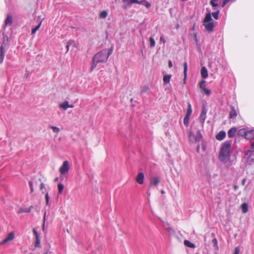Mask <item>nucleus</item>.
<instances>
[{"instance_id": "nucleus-1", "label": "nucleus", "mask_w": 254, "mask_h": 254, "mask_svg": "<svg viewBox=\"0 0 254 254\" xmlns=\"http://www.w3.org/2000/svg\"><path fill=\"white\" fill-rule=\"evenodd\" d=\"M108 59L107 49H104L97 53L93 58L91 71L95 68L98 64L105 63Z\"/></svg>"}, {"instance_id": "nucleus-2", "label": "nucleus", "mask_w": 254, "mask_h": 254, "mask_svg": "<svg viewBox=\"0 0 254 254\" xmlns=\"http://www.w3.org/2000/svg\"><path fill=\"white\" fill-rule=\"evenodd\" d=\"M231 144L230 141H225L222 145L219 157L223 162H226L229 159Z\"/></svg>"}, {"instance_id": "nucleus-3", "label": "nucleus", "mask_w": 254, "mask_h": 254, "mask_svg": "<svg viewBox=\"0 0 254 254\" xmlns=\"http://www.w3.org/2000/svg\"><path fill=\"white\" fill-rule=\"evenodd\" d=\"M188 134L190 142L197 143L202 141V136L199 130L197 131L196 135L194 134L190 130L188 131Z\"/></svg>"}, {"instance_id": "nucleus-4", "label": "nucleus", "mask_w": 254, "mask_h": 254, "mask_svg": "<svg viewBox=\"0 0 254 254\" xmlns=\"http://www.w3.org/2000/svg\"><path fill=\"white\" fill-rule=\"evenodd\" d=\"M69 169V163L67 161H64L59 169L61 174L64 175L67 173Z\"/></svg>"}, {"instance_id": "nucleus-5", "label": "nucleus", "mask_w": 254, "mask_h": 254, "mask_svg": "<svg viewBox=\"0 0 254 254\" xmlns=\"http://www.w3.org/2000/svg\"><path fill=\"white\" fill-rule=\"evenodd\" d=\"M240 132L245 133V137L248 139H251L254 137V130L252 129L251 130L246 131L245 129H243L239 131Z\"/></svg>"}, {"instance_id": "nucleus-6", "label": "nucleus", "mask_w": 254, "mask_h": 254, "mask_svg": "<svg viewBox=\"0 0 254 254\" xmlns=\"http://www.w3.org/2000/svg\"><path fill=\"white\" fill-rule=\"evenodd\" d=\"M33 232L35 237V246L36 247H38L40 244V236H39V234H38V233L34 229L33 230Z\"/></svg>"}, {"instance_id": "nucleus-7", "label": "nucleus", "mask_w": 254, "mask_h": 254, "mask_svg": "<svg viewBox=\"0 0 254 254\" xmlns=\"http://www.w3.org/2000/svg\"><path fill=\"white\" fill-rule=\"evenodd\" d=\"M14 238V233L12 232L10 233L7 237L4 239L2 242H0V245H4L8 242L12 240Z\"/></svg>"}, {"instance_id": "nucleus-8", "label": "nucleus", "mask_w": 254, "mask_h": 254, "mask_svg": "<svg viewBox=\"0 0 254 254\" xmlns=\"http://www.w3.org/2000/svg\"><path fill=\"white\" fill-rule=\"evenodd\" d=\"M6 47L1 46L0 48V64H1L3 61L5 54V49Z\"/></svg>"}, {"instance_id": "nucleus-9", "label": "nucleus", "mask_w": 254, "mask_h": 254, "mask_svg": "<svg viewBox=\"0 0 254 254\" xmlns=\"http://www.w3.org/2000/svg\"><path fill=\"white\" fill-rule=\"evenodd\" d=\"M144 175L142 172L138 173L136 177L135 180L139 184L142 185L143 183Z\"/></svg>"}, {"instance_id": "nucleus-10", "label": "nucleus", "mask_w": 254, "mask_h": 254, "mask_svg": "<svg viewBox=\"0 0 254 254\" xmlns=\"http://www.w3.org/2000/svg\"><path fill=\"white\" fill-rule=\"evenodd\" d=\"M206 30L208 32H211L213 30L214 25L212 22L203 23Z\"/></svg>"}, {"instance_id": "nucleus-11", "label": "nucleus", "mask_w": 254, "mask_h": 254, "mask_svg": "<svg viewBox=\"0 0 254 254\" xmlns=\"http://www.w3.org/2000/svg\"><path fill=\"white\" fill-rule=\"evenodd\" d=\"M237 116V112L234 107H231V110L229 113V118L235 119Z\"/></svg>"}, {"instance_id": "nucleus-12", "label": "nucleus", "mask_w": 254, "mask_h": 254, "mask_svg": "<svg viewBox=\"0 0 254 254\" xmlns=\"http://www.w3.org/2000/svg\"><path fill=\"white\" fill-rule=\"evenodd\" d=\"M135 3H137L139 4H142L144 6H145L147 8H149L151 6V4L147 1L146 0H138Z\"/></svg>"}, {"instance_id": "nucleus-13", "label": "nucleus", "mask_w": 254, "mask_h": 254, "mask_svg": "<svg viewBox=\"0 0 254 254\" xmlns=\"http://www.w3.org/2000/svg\"><path fill=\"white\" fill-rule=\"evenodd\" d=\"M225 132L224 131H221L216 135V138L218 140H222L225 138Z\"/></svg>"}, {"instance_id": "nucleus-14", "label": "nucleus", "mask_w": 254, "mask_h": 254, "mask_svg": "<svg viewBox=\"0 0 254 254\" xmlns=\"http://www.w3.org/2000/svg\"><path fill=\"white\" fill-rule=\"evenodd\" d=\"M159 179L157 177H153L151 179L150 184L151 185L157 186L159 183Z\"/></svg>"}, {"instance_id": "nucleus-15", "label": "nucleus", "mask_w": 254, "mask_h": 254, "mask_svg": "<svg viewBox=\"0 0 254 254\" xmlns=\"http://www.w3.org/2000/svg\"><path fill=\"white\" fill-rule=\"evenodd\" d=\"M12 18L10 15H8L6 19L5 20V26H10L12 24Z\"/></svg>"}, {"instance_id": "nucleus-16", "label": "nucleus", "mask_w": 254, "mask_h": 254, "mask_svg": "<svg viewBox=\"0 0 254 254\" xmlns=\"http://www.w3.org/2000/svg\"><path fill=\"white\" fill-rule=\"evenodd\" d=\"M201 75L203 78H206L208 77L207 70L205 67L203 66L201 69Z\"/></svg>"}, {"instance_id": "nucleus-17", "label": "nucleus", "mask_w": 254, "mask_h": 254, "mask_svg": "<svg viewBox=\"0 0 254 254\" xmlns=\"http://www.w3.org/2000/svg\"><path fill=\"white\" fill-rule=\"evenodd\" d=\"M60 108L66 110L68 108V102L67 101H65L64 102L59 104Z\"/></svg>"}, {"instance_id": "nucleus-18", "label": "nucleus", "mask_w": 254, "mask_h": 254, "mask_svg": "<svg viewBox=\"0 0 254 254\" xmlns=\"http://www.w3.org/2000/svg\"><path fill=\"white\" fill-rule=\"evenodd\" d=\"M33 208V206H31L29 208H20L19 210L18 211V213H23V212H27V213H29L31 211V209Z\"/></svg>"}, {"instance_id": "nucleus-19", "label": "nucleus", "mask_w": 254, "mask_h": 254, "mask_svg": "<svg viewBox=\"0 0 254 254\" xmlns=\"http://www.w3.org/2000/svg\"><path fill=\"white\" fill-rule=\"evenodd\" d=\"M236 128L234 127V128H231L228 131V136L230 137H233L235 136V134H236Z\"/></svg>"}, {"instance_id": "nucleus-20", "label": "nucleus", "mask_w": 254, "mask_h": 254, "mask_svg": "<svg viewBox=\"0 0 254 254\" xmlns=\"http://www.w3.org/2000/svg\"><path fill=\"white\" fill-rule=\"evenodd\" d=\"M171 75H165L163 77V82L164 84H167L170 82Z\"/></svg>"}, {"instance_id": "nucleus-21", "label": "nucleus", "mask_w": 254, "mask_h": 254, "mask_svg": "<svg viewBox=\"0 0 254 254\" xmlns=\"http://www.w3.org/2000/svg\"><path fill=\"white\" fill-rule=\"evenodd\" d=\"M8 45V37L7 36L5 35L3 36L2 45L1 46L7 47Z\"/></svg>"}, {"instance_id": "nucleus-22", "label": "nucleus", "mask_w": 254, "mask_h": 254, "mask_svg": "<svg viewBox=\"0 0 254 254\" xmlns=\"http://www.w3.org/2000/svg\"><path fill=\"white\" fill-rule=\"evenodd\" d=\"M212 20L211 15L210 13H208L206 14L205 18L203 20V23L209 22Z\"/></svg>"}, {"instance_id": "nucleus-23", "label": "nucleus", "mask_w": 254, "mask_h": 254, "mask_svg": "<svg viewBox=\"0 0 254 254\" xmlns=\"http://www.w3.org/2000/svg\"><path fill=\"white\" fill-rule=\"evenodd\" d=\"M184 244L185 246H186L190 248H194L195 245L194 244L191 243L190 241L188 240H185L184 241Z\"/></svg>"}, {"instance_id": "nucleus-24", "label": "nucleus", "mask_w": 254, "mask_h": 254, "mask_svg": "<svg viewBox=\"0 0 254 254\" xmlns=\"http://www.w3.org/2000/svg\"><path fill=\"white\" fill-rule=\"evenodd\" d=\"M108 13L106 10L101 11L99 14V17L102 19H105L108 16Z\"/></svg>"}, {"instance_id": "nucleus-25", "label": "nucleus", "mask_w": 254, "mask_h": 254, "mask_svg": "<svg viewBox=\"0 0 254 254\" xmlns=\"http://www.w3.org/2000/svg\"><path fill=\"white\" fill-rule=\"evenodd\" d=\"M41 23H42V21H40L38 25H37L34 28H32V32H31L32 35H34L36 33V32H37V31H38L39 30V29L40 28V27L41 26Z\"/></svg>"}, {"instance_id": "nucleus-26", "label": "nucleus", "mask_w": 254, "mask_h": 254, "mask_svg": "<svg viewBox=\"0 0 254 254\" xmlns=\"http://www.w3.org/2000/svg\"><path fill=\"white\" fill-rule=\"evenodd\" d=\"M241 208L244 213H246L248 211V206L246 203H243L241 205Z\"/></svg>"}, {"instance_id": "nucleus-27", "label": "nucleus", "mask_w": 254, "mask_h": 254, "mask_svg": "<svg viewBox=\"0 0 254 254\" xmlns=\"http://www.w3.org/2000/svg\"><path fill=\"white\" fill-rule=\"evenodd\" d=\"M123 2L127 5H130L132 3H135L137 0H122Z\"/></svg>"}, {"instance_id": "nucleus-28", "label": "nucleus", "mask_w": 254, "mask_h": 254, "mask_svg": "<svg viewBox=\"0 0 254 254\" xmlns=\"http://www.w3.org/2000/svg\"><path fill=\"white\" fill-rule=\"evenodd\" d=\"M184 80H186L187 76V70H188V64L187 63L185 62L184 64Z\"/></svg>"}, {"instance_id": "nucleus-29", "label": "nucleus", "mask_w": 254, "mask_h": 254, "mask_svg": "<svg viewBox=\"0 0 254 254\" xmlns=\"http://www.w3.org/2000/svg\"><path fill=\"white\" fill-rule=\"evenodd\" d=\"M58 193L62 194L64 189V186L62 183H59L58 185Z\"/></svg>"}, {"instance_id": "nucleus-30", "label": "nucleus", "mask_w": 254, "mask_h": 254, "mask_svg": "<svg viewBox=\"0 0 254 254\" xmlns=\"http://www.w3.org/2000/svg\"><path fill=\"white\" fill-rule=\"evenodd\" d=\"M206 114V111H205L204 110H203V111L200 116V118L202 121L203 122H204L205 120Z\"/></svg>"}, {"instance_id": "nucleus-31", "label": "nucleus", "mask_w": 254, "mask_h": 254, "mask_svg": "<svg viewBox=\"0 0 254 254\" xmlns=\"http://www.w3.org/2000/svg\"><path fill=\"white\" fill-rule=\"evenodd\" d=\"M50 128L52 129L54 132L56 133L57 134L59 133L60 129L59 127L55 126H50L49 127Z\"/></svg>"}, {"instance_id": "nucleus-32", "label": "nucleus", "mask_w": 254, "mask_h": 254, "mask_svg": "<svg viewBox=\"0 0 254 254\" xmlns=\"http://www.w3.org/2000/svg\"><path fill=\"white\" fill-rule=\"evenodd\" d=\"M149 41H150V48L154 47L155 45V41L154 39L152 37H151L149 38Z\"/></svg>"}, {"instance_id": "nucleus-33", "label": "nucleus", "mask_w": 254, "mask_h": 254, "mask_svg": "<svg viewBox=\"0 0 254 254\" xmlns=\"http://www.w3.org/2000/svg\"><path fill=\"white\" fill-rule=\"evenodd\" d=\"M191 113H192L191 106L190 104L189 103V105H188V109L187 113L186 115L190 117Z\"/></svg>"}, {"instance_id": "nucleus-34", "label": "nucleus", "mask_w": 254, "mask_h": 254, "mask_svg": "<svg viewBox=\"0 0 254 254\" xmlns=\"http://www.w3.org/2000/svg\"><path fill=\"white\" fill-rule=\"evenodd\" d=\"M190 116H188L186 115L184 119V124L186 126H188L189 125Z\"/></svg>"}, {"instance_id": "nucleus-35", "label": "nucleus", "mask_w": 254, "mask_h": 254, "mask_svg": "<svg viewBox=\"0 0 254 254\" xmlns=\"http://www.w3.org/2000/svg\"><path fill=\"white\" fill-rule=\"evenodd\" d=\"M212 243L213 244L214 247H215L216 248V249H218V241H217V239L214 238L212 240Z\"/></svg>"}, {"instance_id": "nucleus-36", "label": "nucleus", "mask_w": 254, "mask_h": 254, "mask_svg": "<svg viewBox=\"0 0 254 254\" xmlns=\"http://www.w3.org/2000/svg\"><path fill=\"white\" fill-rule=\"evenodd\" d=\"M205 83L206 81L205 80H202L199 84V87L202 90L203 89H204L205 87Z\"/></svg>"}, {"instance_id": "nucleus-37", "label": "nucleus", "mask_w": 254, "mask_h": 254, "mask_svg": "<svg viewBox=\"0 0 254 254\" xmlns=\"http://www.w3.org/2000/svg\"><path fill=\"white\" fill-rule=\"evenodd\" d=\"M74 42V41L73 40H69L67 43V45L66 46V52H67L69 50V46L70 45H71Z\"/></svg>"}, {"instance_id": "nucleus-38", "label": "nucleus", "mask_w": 254, "mask_h": 254, "mask_svg": "<svg viewBox=\"0 0 254 254\" xmlns=\"http://www.w3.org/2000/svg\"><path fill=\"white\" fill-rule=\"evenodd\" d=\"M202 90L204 93H205L206 95L208 96L210 95L211 94V91L206 88L203 89Z\"/></svg>"}, {"instance_id": "nucleus-39", "label": "nucleus", "mask_w": 254, "mask_h": 254, "mask_svg": "<svg viewBox=\"0 0 254 254\" xmlns=\"http://www.w3.org/2000/svg\"><path fill=\"white\" fill-rule=\"evenodd\" d=\"M45 199H46V204L47 205H49V200H50V197L49 196L48 193H46L45 194Z\"/></svg>"}, {"instance_id": "nucleus-40", "label": "nucleus", "mask_w": 254, "mask_h": 254, "mask_svg": "<svg viewBox=\"0 0 254 254\" xmlns=\"http://www.w3.org/2000/svg\"><path fill=\"white\" fill-rule=\"evenodd\" d=\"M212 15L213 16V17L215 19H218V15H219V11H217V12H213L212 13Z\"/></svg>"}, {"instance_id": "nucleus-41", "label": "nucleus", "mask_w": 254, "mask_h": 254, "mask_svg": "<svg viewBox=\"0 0 254 254\" xmlns=\"http://www.w3.org/2000/svg\"><path fill=\"white\" fill-rule=\"evenodd\" d=\"M217 1H215L214 0H211L210 1V3L212 5V6L215 7L218 5V4L216 3Z\"/></svg>"}, {"instance_id": "nucleus-42", "label": "nucleus", "mask_w": 254, "mask_h": 254, "mask_svg": "<svg viewBox=\"0 0 254 254\" xmlns=\"http://www.w3.org/2000/svg\"><path fill=\"white\" fill-rule=\"evenodd\" d=\"M113 48L111 47L110 49L107 50L108 58L111 55L113 52Z\"/></svg>"}, {"instance_id": "nucleus-43", "label": "nucleus", "mask_w": 254, "mask_h": 254, "mask_svg": "<svg viewBox=\"0 0 254 254\" xmlns=\"http://www.w3.org/2000/svg\"><path fill=\"white\" fill-rule=\"evenodd\" d=\"M148 88L147 86H144L142 88V89L141 90V92L142 93H144V92H146L148 90Z\"/></svg>"}, {"instance_id": "nucleus-44", "label": "nucleus", "mask_w": 254, "mask_h": 254, "mask_svg": "<svg viewBox=\"0 0 254 254\" xmlns=\"http://www.w3.org/2000/svg\"><path fill=\"white\" fill-rule=\"evenodd\" d=\"M239 252H240V249L238 247H236L235 248L234 254H239Z\"/></svg>"}, {"instance_id": "nucleus-45", "label": "nucleus", "mask_w": 254, "mask_h": 254, "mask_svg": "<svg viewBox=\"0 0 254 254\" xmlns=\"http://www.w3.org/2000/svg\"><path fill=\"white\" fill-rule=\"evenodd\" d=\"M249 151L254 152V142L251 144V149Z\"/></svg>"}, {"instance_id": "nucleus-46", "label": "nucleus", "mask_w": 254, "mask_h": 254, "mask_svg": "<svg viewBox=\"0 0 254 254\" xmlns=\"http://www.w3.org/2000/svg\"><path fill=\"white\" fill-rule=\"evenodd\" d=\"M45 188V185L43 183H41L40 185V189L41 190H43Z\"/></svg>"}, {"instance_id": "nucleus-47", "label": "nucleus", "mask_w": 254, "mask_h": 254, "mask_svg": "<svg viewBox=\"0 0 254 254\" xmlns=\"http://www.w3.org/2000/svg\"><path fill=\"white\" fill-rule=\"evenodd\" d=\"M46 212H45L44 213V219H43V227H44V225H45V220H46Z\"/></svg>"}, {"instance_id": "nucleus-48", "label": "nucleus", "mask_w": 254, "mask_h": 254, "mask_svg": "<svg viewBox=\"0 0 254 254\" xmlns=\"http://www.w3.org/2000/svg\"><path fill=\"white\" fill-rule=\"evenodd\" d=\"M168 66L169 68H171L173 66V64L171 61H169Z\"/></svg>"}, {"instance_id": "nucleus-49", "label": "nucleus", "mask_w": 254, "mask_h": 254, "mask_svg": "<svg viewBox=\"0 0 254 254\" xmlns=\"http://www.w3.org/2000/svg\"><path fill=\"white\" fill-rule=\"evenodd\" d=\"M160 40L161 42H163V43L165 42V40L164 39V38L162 36H161L160 37Z\"/></svg>"}, {"instance_id": "nucleus-50", "label": "nucleus", "mask_w": 254, "mask_h": 254, "mask_svg": "<svg viewBox=\"0 0 254 254\" xmlns=\"http://www.w3.org/2000/svg\"><path fill=\"white\" fill-rule=\"evenodd\" d=\"M29 186H30V188H32L33 187V183H32V181H30L29 182Z\"/></svg>"}, {"instance_id": "nucleus-51", "label": "nucleus", "mask_w": 254, "mask_h": 254, "mask_svg": "<svg viewBox=\"0 0 254 254\" xmlns=\"http://www.w3.org/2000/svg\"><path fill=\"white\" fill-rule=\"evenodd\" d=\"M245 182H246V179H243V181H242V184L243 185H245Z\"/></svg>"}, {"instance_id": "nucleus-52", "label": "nucleus", "mask_w": 254, "mask_h": 254, "mask_svg": "<svg viewBox=\"0 0 254 254\" xmlns=\"http://www.w3.org/2000/svg\"><path fill=\"white\" fill-rule=\"evenodd\" d=\"M199 149H200V146H199V145H198L197 147H196V150H197V152H199Z\"/></svg>"}, {"instance_id": "nucleus-53", "label": "nucleus", "mask_w": 254, "mask_h": 254, "mask_svg": "<svg viewBox=\"0 0 254 254\" xmlns=\"http://www.w3.org/2000/svg\"><path fill=\"white\" fill-rule=\"evenodd\" d=\"M73 107H74L73 105H72V104L69 105L68 104V108H73Z\"/></svg>"}, {"instance_id": "nucleus-54", "label": "nucleus", "mask_w": 254, "mask_h": 254, "mask_svg": "<svg viewBox=\"0 0 254 254\" xmlns=\"http://www.w3.org/2000/svg\"><path fill=\"white\" fill-rule=\"evenodd\" d=\"M44 254H51V252H45Z\"/></svg>"}, {"instance_id": "nucleus-55", "label": "nucleus", "mask_w": 254, "mask_h": 254, "mask_svg": "<svg viewBox=\"0 0 254 254\" xmlns=\"http://www.w3.org/2000/svg\"><path fill=\"white\" fill-rule=\"evenodd\" d=\"M30 189H31V192H33L34 191L33 187H32V188H30Z\"/></svg>"}, {"instance_id": "nucleus-56", "label": "nucleus", "mask_w": 254, "mask_h": 254, "mask_svg": "<svg viewBox=\"0 0 254 254\" xmlns=\"http://www.w3.org/2000/svg\"><path fill=\"white\" fill-rule=\"evenodd\" d=\"M161 193L162 194H164V193H165V191H164V190H162L161 191Z\"/></svg>"}, {"instance_id": "nucleus-57", "label": "nucleus", "mask_w": 254, "mask_h": 254, "mask_svg": "<svg viewBox=\"0 0 254 254\" xmlns=\"http://www.w3.org/2000/svg\"><path fill=\"white\" fill-rule=\"evenodd\" d=\"M237 188H238V187L237 186H235L234 187V189L236 190L237 189Z\"/></svg>"}, {"instance_id": "nucleus-58", "label": "nucleus", "mask_w": 254, "mask_h": 254, "mask_svg": "<svg viewBox=\"0 0 254 254\" xmlns=\"http://www.w3.org/2000/svg\"><path fill=\"white\" fill-rule=\"evenodd\" d=\"M58 180V178H56L55 180V181H57Z\"/></svg>"}]
</instances>
